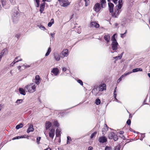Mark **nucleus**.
Listing matches in <instances>:
<instances>
[{"mask_svg": "<svg viewBox=\"0 0 150 150\" xmlns=\"http://www.w3.org/2000/svg\"><path fill=\"white\" fill-rule=\"evenodd\" d=\"M118 4L115 7V12L112 13V16L115 18L118 17L121 11V9L122 5L123 3L122 0H119L118 1Z\"/></svg>", "mask_w": 150, "mask_h": 150, "instance_id": "1", "label": "nucleus"}, {"mask_svg": "<svg viewBox=\"0 0 150 150\" xmlns=\"http://www.w3.org/2000/svg\"><path fill=\"white\" fill-rule=\"evenodd\" d=\"M36 87V85L34 83H32L25 86L24 88L26 92L33 93L35 91Z\"/></svg>", "mask_w": 150, "mask_h": 150, "instance_id": "2", "label": "nucleus"}, {"mask_svg": "<svg viewBox=\"0 0 150 150\" xmlns=\"http://www.w3.org/2000/svg\"><path fill=\"white\" fill-rule=\"evenodd\" d=\"M116 35V34H114L111 37V40L112 41L111 45V48L113 50H117L119 46L115 38Z\"/></svg>", "mask_w": 150, "mask_h": 150, "instance_id": "3", "label": "nucleus"}, {"mask_svg": "<svg viewBox=\"0 0 150 150\" xmlns=\"http://www.w3.org/2000/svg\"><path fill=\"white\" fill-rule=\"evenodd\" d=\"M19 14L18 12L16 11L13 13L11 14L12 18L14 23H17L19 20Z\"/></svg>", "mask_w": 150, "mask_h": 150, "instance_id": "4", "label": "nucleus"}, {"mask_svg": "<svg viewBox=\"0 0 150 150\" xmlns=\"http://www.w3.org/2000/svg\"><path fill=\"white\" fill-rule=\"evenodd\" d=\"M60 5L65 7H67L71 3V2L67 0H58Z\"/></svg>", "mask_w": 150, "mask_h": 150, "instance_id": "5", "label": "nucleus"}, {"mask_svg": "<svg viewBox=\"0 0 150 150\" xmlns=\"http://www.w3.org/2000/svg\"><path fill=\"white\" fill-rule=\"evenodd\" d=\"M101 5H100L99 3H97L95 4L94 6V10L96 12H98L101 10Z\"/></svg>", "mask_w": 150, "mask_h": 150, "instance_id": "6", "label": "nucleus"}, {"mask_svg": "<svg viewBox=\"0 0 150 150\" xmlns=\"http://www.w3.org/2000/svg\"><path fill=\"white\" fill-rule=\"evenodd\" d=\"M84 2H85V6L86 7L89 4L90 2L89 0H80L79 3V5L80 6H83Z\"/></svg>", "mask_w": 150, "mask_h": 150, "instance_id": "7", "label": "nucleus"}, {"mask_svg": "<svg viewBox=\"0 0 150 150\" xmlns=\"http://www.w3.org/2000/svg\"><path fill=\"white\" fill-rule=\"evenodd\" d=\"M92 93L95 96H100L102 93L98 91V87L97 88H94L93 89L92 91Z\"/></svg>", "mask_w": 150, "mask_h": 150, "instance_id": "8", "label": "nucleus"}, {"mask_svg": "<svg viewBox=\"0 0 150 150\" xmlns=\"http://www.w3.org/2000/svg\"><path fill=\"white\" fill-rule=\"evenodd\" d=\"M98 88V91L101 92L106 90V85L105 83L101 84L99 86Z\"/></svg>", "mask_w": 150, "mask_h": 150, "instance_id": "9", "label": "nucleus"}, {"mask_svg": "<svg viewBox=\"0 0 150 150\" xmlns=\"http://www.w3.org/2000/svg\"><path fill=\"white\" fill-rule=\"evenodd\" d=\"M68 50L67 49L63 50L61 52L60 56L61 57L64 58V57H67L68 54Z\"/></svg>", "mask_w": 150, "mask_h": 150, "instance_id": "10", "label": "nucleus"}, {"mask_svg": "<svg viewBox=\"0 0 150 150\" xmlns=\"http://www.w3.org/2000/svg\"><path fill=\"white\" fill-rule=\"evenodd\" d=\"M1 3L2 6L5 8H7L9 7V5L7 4L6 0H1Z\"/></svg>", "mask_w": 150, "mask_h": 150, "instance_id": "11", "label": "nucleus"}, {"mask_svg": "<svg viewBox=\"0 0 150 150\" xmlns=\"http://www.w3.org/2000/svg\"><path fill=\"white\" fill-rule=\"evenodd\" d=\"M108 6L110 12L112 13L113 11L114 4L112 3L109 2L108 3Z\"/></svg>", "mask_w": 150, "mask_h": 150, "instance_id": "12", "label": "nucleus"}, {"mask_svg": "<svg viewBox=\"0 0 150 150\" xmlns=\"http://www.w3.org/2000/svg\"><path fill=\"white\" fill-rule=\"evenodd\" d=\"M55 130L54 129H52L49 133V136L52 139L53 138L54 135Z\"/></svg>", "mask_w": 150, "mask_h": 150, "instance_id": "13", "label": "nucleus"}, {"mask_svg": "<svg viewBox=\"0 0 150 150\" xmlns=\"http://www.w3.org/2000/svg\"><path fill=\"white\" fill-rule=\"evenodd\" d=\"M43 3L41 4L40 6V11L41 13H42L43 11H44V9L45 7V5L46 3L45 2H43Z\"/></svg>", "mask_w": 150, "mask_h": 150, "instance_id": "14", "label": "nucleus"}, {"mask_svg": "<svg viewBox=\"0 0 150 150\" xmlns=\"http://www.w3.org/2000/svg\"><path fill=\"white\" fill-rule=\"evenodd\" d=\"M90 25L91 27H94L96 28H98L99 27V25L98 24L94 21L91 22L90 23Z\"/></svg>", "mask_w": 150, "mask_h": 150, "instance_id": "15", "label": "nucleus"}, {"mask_svg": "<svg viewBox=\"0 0 150 150\" xmlns=\"http://www.w3.org/2000/svg\"><path fill=\"white\" fill-rule=\"evenodd\" d=\"M107 138L104 136L101 137L99 138L98 141L100 143H104L107 141Z\"/></svg>", "mask_w": 150, "mask_h": 150, "instance_id": "16", "label": "nucleus"}, {"mask_svg": "<svg viewBox=\"0 0 150 150\" xmlns=\"http://www.w3.org/2000/svg\"><path fill=\"white\" fill-rule=\"evenodd\" d=\"M34 82L37 84L38 85L40 82V77L39 75L35 76V79H34Z\"/></svg>", "mask_w": 150, "mask_h": 150, "instance_id": "17", "label": "nucleus"}, {"mask_svg": "<svg viewBox=\"0 0 150 150\" xmlns=\"http://www.w3.org/2000/svg\"><path fill=\"white\" fill-rule=\"evenodd\" d=\"M104 38L107 43L109 42L110 41V37L108 34L105 35L104 36Z\"/></svg>", "mask_w": 150, "mask_h": 150, "instance_id": "18", "label": "nucleus"}, {"mask_svg": "<svg viewBox=\"0 0 150 150\" xmlns=\"http://www.w3.org/2000/svg\"><path fill=\"white\" fill-rule=\"evenodd\" d=\"M52 126L51 122L49 121H47L45 124V127L46 130H47L49 129V128Z\"/></svg>", "mask_w": 150, "mask_h": 150, "instance_id": "19", "label": "nucleus"}, {"mask_svg": "<svg viewBox=\"0 0 150 150\" xmlns=\"http://www.w3.org/2000/svg\"><path fill=\"white\" fill-rule=\"evenodd\" d=\"M130 73H125L124 74H123V75H122V76H121V77H120V78H119L118 80H117V83H119L122 80V79L123 77H124L125 76H126L127 75H128L129 74H130Z\"/></svg>", "mask_w": 150, "mask_h": 150, "instance_id": "20", "label": "nucleus"}, {"mask_svg": "<svg viewBox=\"0 0 150 150\" xmlns=\"http://www.w3.org/2000/svg\"><path fill=\"white\" fill-rule=\"evenodd\" d=\"M100 5H101L102 8H104L105 7L106 5V0H100Z\"/></svg>", "mask_w": 150, "mask_h": 150, "instance_id": "21", "label": "nucleus"}, {"mask_svg": "<svg viewBox=\"0 0 150 150\" xmlns=\"http://www.w3.org/2000/svg\"><path fill=\"white\" fill-rule=\"evenodd\" d=\"M142 69L141 68H137L135 69H132V71H129L127 73H130V74L132 73V72H136L139 71H142Z\"/></svg>", "mask_w": 150, "mask_h": 150, "instance_id": "22", "label": "nucleus"}, {"mask_svg": "<svg viewBox=\"0 0 150 150\" xmlns=\"http://www.w3.org/2000/svg\"><path fill=\"white\" fill-rule=\"evenodd\" d=\"M33 130L34 128L33 125H30L28 129L27 130V133H28L30 132H33Z\"/></svg>", "mask_w": 150, "mask_h": 150, "instance_id": "23", "label": "nucleus"}, {"mask_svg": "<svg viewBox=\"0 0 150 150\" xmlns=\"http://www.w3.org/2000/svg\"><path fill=\"white\" fill-rule=\"evenodd\" d=\"M54 58L57 61H59L60 59V56L57 53H55L54 54Z\"/></svg>", "mask_w": 150, "mask_h": 150, "instance_id": "24", "label": "nucleus"}, {"mask_svg": "<svg viewBox=\"0 0 150 150\" xmlns=\"http://www.w3.org/2000/svg\"><path fill=\"white\" fill-rule=\"evenodd\" d=\"M124 53V52H122L119 55L115 57H113V59H115V61H117L118 59H121L122 57V56Z\"/></svg>", "mask_w": 150, "mask_h": 150, "instance_id": "25", "label": "nucleus"}, {"mask_svg": "<svg viewBox=\"0 0 150 150\" xmlns=\"http://www.w3.org/2000/svg\"><path fill=\"white\" fill-rule=\"evenodd\" d=\"M51 72L55 76L57 75L59 73V70L57 68H54L52 70Z\"/></svg>", "mask_w": 150, "mask_h": 150, "instance_id": "26", "label": "nucleus"}, {"mask_svg": "<svg viewBox=\"0 0 150 150\" xmlns=\"http://www.w3.org/2000/svg\"><path fill=\"white\" fill-rule=\"evenodd\" d=\"M20 93L23 95H25L26 94V93L25 91V89H24L22 88H19L18 89Z\"/></svg>", "mask_w": 150, "mask_h": 150, "instance_id": "27", "label": "nucleus"}, {"mask_svg": "<svg viewBox=\"0 0 150 150\" xmlns=\"http://www.w3.org/2000/svg\"><path fill=\"white\" fill-rule=\"evenodd\" d=\"M115 134V133L113 132H111L108 135L109 138L110 139H112Z\"/></svg>", "mask_w": 150, "mask_h": 150, "instance_id": "28", "label": "nucleus"}, {"mask_svg": "<svg viewBox=\"0 0 150 150\" xmlns=\"http://www.w3.org/2000/svg\"><path fill=\"white\" fill-rule=\"evenodd\" d=\"M105 125V127L103 128L102 129V133L103 134L105 132H106L108 129V127L106 124Z\"/></svg>", "mask_w": 150, "mask_h": 150, "instance_id": "29", "label": "nucleus"}, {"mask_svg": "<svg viewBox=\"0 0 150 150\" xmlns=\"http://www.w3.org/2000/svg\"><path fill=\"white\" fill-rule=\"evenodd\" d=\"M61 131L58 129H57L56 130V134L57 137H59L60 135Z\"/></svg>", "mask_w": 150, "mask_h": 150, "instance_id": "30", "label": "nucleus"}, {"mask_svg": "<svg viewBox=\"0 0 150 150\" xmlns=\"http://www.w3.org/2000/svg\"><path fill=\"white\" fill-rule=\"evenodd\" d=\"M23 126V124L22 123H20L16 126V128L18 129L22 128Z\"/></svg>", "mask_w": 150, "mask_h": 150, "instance_id": "31", "label": "nucleus"}, {"mask_svg": "<svg viewBox=\"0 0 150 150\" xmlns=\"http://www.w3.org/2000/svg\"><path fill=\"white\" fill-rule=\"evenodd\" d=\"M51 51V49L50 47H49L47 51L45 54V56H48Z\"/></svg>", "mask_w": 150, "mask_h": 150, "instance_id": "32", "label": "nucleus"}, {"mask_svg": "<svg viewBox=\"0 0 150 150\" xmlns=\"http://www.w3.org/2000/svg\"><path fill=\"white\" fill-rule=\"evenodd\" d=\"M54 23V19H52L51 20L50 22L48 23V26L49 27L51 26L52 24Z\"/></svg>", "mask_w": 150, "mask_h": 150, "instance_id": "33", "label": "nucleus"}, {"mask_svg": "<svg viewBox=\"0 0 150 150\" xmlns=\"http://www.w3.org/2000/svg\"><path fill=\"white\" fill-rule=\"evenodd\" d=\"M100 103V100L99 98H97L95 100V104L96 105H99Z\"/></svg>", "mask_w": 150, "mask_h": 150, "instance_id": "34", "label": "nucleus"}, {"mask_svg": "<svg viewBox=\"0 0 150 150\" xmlns=\"http://www.w3.org/2000/svg\"><path fill=\"white\" fill-rule=\"evenodd\" d=\"M53 125L55 127H58L59 126V125L57 121L55 120L53 122Z\"/></svg>", "mask_w": 150, "mask_h": 150, "instance_id": "35", "label": "nucleus"}, {"mask_svg": "<svg viewBox=\"0 0 150 150\" xmlns=\"http://www.w3.org/2000/svg\"><path fill=\"white\" fill-rule=\"evenodd\" d=\"M120 146L119 145H118L114 147V150H120Z\"/></svg>", "mask_w": 150, "mask_h": 150, "instance_id": "36", "label": "nucleus"}, {"mask_svg": "<svg viewBox=\"0 0 150 150\" xmlns=\"http://www.w3.org/2000/svg\"><path fill=\"white\" fill-rule=\"evenodd\" d=\"M71 141V138L69 136L67 137V144H69L70 143V142Z\"/></svg>", "mask_w": 150, "mask_h": 150, "instance_id": "37", "label": "nucleus"}, {"mask_svg": "<svg viewBox=\"0 0 150 150\" xmlns=\"http://www.w3.org/2000/svg\"><path fill=\"white\" fill-rule=\"evenodd\" d=\"M35 2L36 3V6L37 7H38L40 5V0H35Z\"/></svg>", "mask_w": 150, "mask_h": 150, "instance_id": "38", "label": "nucleus"}, {"mask_svg": "<svg viewBox=\"0 0 150 150\" xmlns=\"http://www.w3.org/2000/svg\"><path fill=\"white\" fill-rule=\"evenodd\" d=\"M23 137L22 136H17L15 137H13L12 139L13 140H14L16 139H21V138H23Z\"/></svg>", "mask_w": 150, "mask_h": 150, "instance_id": "39", "label": "nucleus"}, {"mask_svg": "<svg viewBox=\"0 0 150 150\" xmlns=\"http://www.w3.org/2000/svg\"><path fill=\"white\" fill-rule=\"evenodd\" d=\"M97 134V132H94L93 134H92L91 136V138L92 139L94 137L96 136V135Z\"/></svg>", "mask_w": 150, "mask_h": 150, "instance_id": "40", "label": "nucleus"}, {"mask_svg": "<svg viewBox=\"0 0 150 150\" xmlns=\"http://www.w3.org/2000/svg\"><path fill=\"white\" fill-rule=\"evenodd\" d=\"M141 134V137H140V139L141 140V141H142L143 140V139L144 138V137H145V135H144V134Z\"/></svg>", "mask_w": 150, "mask_h": 150, "instance_id": "41", "label": "nucleus"}, {"mask_svg": "<svg viewBox=\"0 0 150 150\" xmlns=\"http://www.w3.org/2000/svg\"><path fill=\"white\" fill-rule=\"evenodd\" d=\"M38 26L40 29L42 30H44L45 29V28L42 25H38Z\"/></svg>", "mask_w": 150, "mask_h": 150, "instance_id": "42", "label": "nucleus"}, {"mask_svg": "<svg viewBox=\"0 0 150 150\" xmlns=\"http://www.w3.org/2000/svg\"><path fill=\"white\" fill-rule=\"evenodd\" d=\"M112 139H113L115 141H116L118 140V137L117 136V135H116V134H115V135L113 137V138Z\"/></svg>", "mask_w": 150, "mask_h": 150, "instance_id": "43", "label": "nucleus"}, {"mask_svg": "<svg viewBox=\"0 0 150 150\" xmlns=\"http://www.w3.org/2000/svg\"><path fill=\"white\" fill-rule=\"evenodd\" d=\"M77 82L79 83L82 86L83 85V83L82 81L80 80V79H78L77 81Z\"/></svg>", "mask_w": 150, "mask_h": 150, "instance_id": "44", "label": "nucleus"}, {"mask_svg": "<svg viewBox=\"0 0 150 150\" xmlns=\"http://www.w3.org/2000/svg\"><path fill=\"white\" fill-rule=\"evenodd\" d=\"M20 57V56H18V57H16V58H15L14 59V61H13V62L15 63H16V62H18V60H16L17 59H18V58Z\"/></svg>", "mask_w": 150, "mask_h": 150, "instance_id": "45", "label": "nucleus"}, {"mask_svg": "<svg viewBox=\"0 0 150 150\" xmlns=\"http://www.w3.org/2000/svg\"><path fill=\"white\" fill-rule=\"evenodd\" d=\"M105 150H112V149L110 147L107 146L105 147Z\"/></svg>", "mask_w": 150, "mask_h": 150, "instance_id": "46", "label": "nucleus"}, {"mask_svg": "<svg viewBox=\"0 0 150 150\" xmlns=\"http://www.w3.org/2000/svg\"><path fill=\"white\" fill-rule=\"evenodd\" d=\"M40 139L41 137H38L37 138V142L38 144H39L40 143L39 142L40 140Z\"/></svg>", "mask_w": 150, "mask_h": 150, "instance_id": "47", "label": "nucleus"}, {"mask_svg": "<svg viewBox=\"0 0 150 150\" xmlns=\"http://www.w3.org/2000/svg\"><path fill=\"white\" fill-rule=\"evenodd\" d=\"M22 99H18L16 101V103L18 104L22 103Z\"/></svg>", "mask_w": 150, "mask_h": 150, "instance_id": "48", "label": "nucleus"}, {"mask_svg": "<svg viewBox=\"0 0 150 150\" xmlns=\"http://www.w3.org/2000/svg\"><path fill=\"white\" fill-rule=\"evenodd\" d=\"M127 30H126L125 32L123 33V34H121V37L122 38H123L124 37H125L124 35L125 34L127 33Z\"/></svg>", "mask_w": 150, "mask_h": 150, "instance_id": "49", "label": "nucleus"}, {"mask_svg": "<svg viewBox=\"0 0 150 150\" xmlns=\"http://www.w3.org/2000/svg\"><path fill=\"white\" fill-rule=\"evenodd\" d=\"M131 123V121L130 119L128 120L127 122V123L128 125H130Z\"/></svg>", "mask_w": 150, "mask_h": 150, "instance_id": "50", "label": "nucleus"}, {"mask_svg": "<svg viewBox=\"0 0 150 150\" xmlns=\"http://www.w3.org/2000/svg\"><path fill=\"white\" fill-rule=\"evenodd\" d=\"M20 35L19 34H16L15 35V37L18 39H19L20 37Z\"/></svg>", "mask_w": 150, "mask_h": 150, "instance_id": "51", "label": "nucleus"}, {"mask_svg": "<svg viewBox=\"0 0 150 150\" xmlns=\"http://www.w3.org/2000/svg\"><path fill=\"white\" fill-rule=\"evenodd\" d=\"M7 49L6 48H5L4 49V50H3L1 52H3V53H4L6 52L7 51Z\"/></svg>", "mask_w": 150, "mask_h": 150, "instance_id": "52", "label": "nucleus"}, {"mask_svg": "<svg viewBox=\"0 0 150 150\" xmlns=\"http://www.w3.org/2000/svg\"><path fill=\"white\" fill-rule=\"evenodd\" d=\"M24 66H25V68H29V67H30V65H27V64H24Z\"/></svg>", "mask_w": 150, "mask_h": 150, "instance_id": "53", "label": "nucleus"}, {"mask_svg": "<svg viewBox=\"0 0 150 150\" xmlns=\"http://www.w3.org/2000/svg\"><path fill=\"white\" fill-rule=\"evenodd\" d=\"M52 0H42V2H45V1L48 2H50L52 1Z\"/></svg>", "mask_w": 150, "mask_h": 150, "instance_id": "54", "label": "nucleus"}, {"mask_svg": "<svg viewBox=\"0 0 150 150\" xmlns=\"http://www.w3.org/2000/svg\"><path fill=\"white\" fill-rule=\"evenodd\" d=\"M67 70V69L65 67H63L62 68L63 71H65Z\"/></svg>", "mask_w": 150, "mask_h": 150, "instance_id": "55", "label": "nucleus"}, {"mask_svg": "<svg viewBox=\"0 0 150 150\" xmlns=\"http://www.w3.org/2000/svg\"><path fill=\"white\" fill-rule=\"evenodd\" d=\"M118 0H113V1L114 4H116L117 3Z\"/></svg>", "mask_w": 150, "mask_h": 150, "instance_id": "56", "label": "nucleus"}, {"mask_svg": "<svg viewBox=\"0 0 150 150\" xmlns=\"http://www.w3.org/2000/svg\"><path fill=\"white\" fill-rule=\"evenodd\" d=\"M4 53H3V52H1L0 53V56L2 57V56L4 55Z\"/></svg>", "mask_w": 150, "mask_h": 150, "instance_id": "57", "label": "nucleus"}, {"mask_svg": "<svg viewBox=\"0 0 150 150\" xmlns=\"http://www.w3.org/2000/svg\"><path fill=\"white\" fill-rule=\"evenodd\" d=\"M4 53H3V52H1L0 53V56L2 57V56L4 55Z\"/></svg>", "mask_w": 150, "mask_h": 150, "instance_id": "58", "label": "nucleus"}, {"mask_svg": "<svg viewBox=\"0 0 150 150\" xmlns=\"http://www.w3.org/2000/svg\"><path fill=\"white\" fill-rule=\"evenodd\" d=\"M4 53H3V52H1L0 53V56L2 57V56L4 55Z\"/></svg>", "mask_w": 150, "mask_h": 150, "instance_id": "59", "label": "nucleus"}, {"mask_svg": "<svg viewBox=\"0 0 150 150\" xmlns=\"http://www.w3.org/2000/svg\"><path fill=\"white\" fill-rule=\"evenodd\" d=\"M50 35L52 38H54V33H50Z\"/></svg>", "mask_w": 150, "mask_h": 150, "instance_id": "60", "label": "nucleus"}, {"mask_svg": "<svg viewBox=\"0 0 150 150\" xmlns=\"http://www.w3.org/2000/svg\"><path fill=\"white\" fill-rule=\"evenodd\" d=\"M93 149V148L92 147L90 146H89L88 148V150H92Z\"/></svg>", "mask_w": 150, "mask_h": 150, "instance_id": "61", "label": "nucleus"}, {"mask_svg": "<svg viewBox=\"0 0 150 150\" xmlns=\"http://www.w3.org/2000/svg\"><path fill=\"white\" fill-rule=\"evenodd\" d=\"M119 133L120 134H124V132L123 131H120Z\"/></svg>", "mask_w": 150, "mask_h": 150, "instance_id": "62", "label": "nucleus"}, {"mask_svg": "<svg viewBox=\"0 0 150 150\" xmlns=\"http://www.w3.org/2000/svg\"><path fill=\"white\" fill-rule=\"evenodd\" d=\"M116 95H115V94H114V98L115 99V100L117 99V98H116Z\"/></svg>", "mask_w": 150, "mask_h": 150, "instance_id": "63", "label": "nucleus"}, {"mask_svg": "<svg viewBox=\"0 0 150 150\" xmlns=\"http://www.w3.org/2000/svg\"><path fill=\"white\" fill-rule=\"evenodd\" d=\"M44 150H51V149L50 148H48L45 149Z\"/></svg>", "mask_w": 150, "mask_h": 150, "instance_id": "64", "label": "nucleus"}]
</instances>
